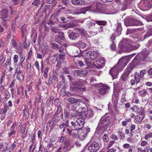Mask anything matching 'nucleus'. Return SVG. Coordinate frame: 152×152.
Here are the masks:
<instances>
[{
    "mask_svg": "<svg viewBox=\"0 0 152 152\" xmlns=\"http://www.w3.org/2000/svg\"><path fill=\"white\" fill-rule=\"evenodd\" d=\"M148 54V52L145 50H143L141 53L140 63L143 64L144 62L147 61V56Z\"/></svg>",
    "mask_w": 152,
    "mask_h": 152,
    "instance_id": "nucleus-15",
    "label": "nucleus"
},
{
    "mask_svg": "<svg viewBox=\"0 0 152 152\" xmlns=\"http://www.w3.org/2000/svg\"><path fill=\"white\" fill-rule=\"evenodd\" d=\"M34 65L35 66V67L37 69L38 71H39V64L38 61H36Z\"/></svg>",
    "mask_w": 152,
    "mask_h": 152,
    "instance_id": "nucleus-62",
    "label": "nucleus"
},
{
    "mask_svg": "<svg viewBox=\"0 0 152 152\" xmlns=\"http://www.w3.org/2000/svg\"><path fill=\"white\" fill-rule=\"evenodd\" d=\"M110 87L106 84H101L98 89V93L101 95H105L108 93Z\"/></svg>",
    "mask_w": 152,
    "mask_h": 152,
    "instance_id": "nucleus-3",
    "label": "nucleus"
},
{
    "mask_svg": "<svg viewBox=\"0 0 152 152\" xmlns=\"http://www.w3.org/2000/svg\"><path fill=\"white\" fill-rule=\"evenodd\" d=\"M147 93V92L145 89L142 90L139 92L140 95L142 97H145Z\"/></svg>",
    "mask_w": 152,
    "mask_h": 152,
    "instance_id": "nucleus-38",
    "label": "nucleus"
},
{
    "mask_svg": "<svg viewBox=\"0 0 152 152\" xmlns=\"http://www.w3.org/2000/svg\"><path fill=\"white\" fill-rule=\"evenodd\" d=\"M67 100L68 102H70L72 104H74L76 102H77L80 100V99H75L72 97H70L68 98Z\"/></svg>",
    "mask_w": 152,
    "mask_h": 152,
    "instance_id": "nucleus-34",
    "label": "nucleus"
},
{
    "mask_svg": "<svg viewBox=\"0 0 152 152\" xmlns=\"http://www.w3.org/2000/svg\"><path fill=\"white\" fill-rule=\"evenodd\" d=\"M59 35L58 36L59 37V38L61 40H64L65 39L64 33L63 32H60Z\"/></svg>",
    "mask_w": 152,
    "mask_h": 152,
    "instance_id": "nucleus-54",
    "label": "nucleus"
},
{
    "mask_svg": "<svg viewBox=\"0 0 152 152\" xmlns=\"http://www.w3.org/2000/svg\"><path fill=\"white\" fill-rule=\"evenodd\" d=\"M76 122L78 124L79 126L81 129L83 126L84 124V121L83 119L81 118H79L77 119Z\"/></svg>",
    "mask_w": 152,
    "mask_h": 152,
    "instance_id": "nucleus-25",
    "label": "nucleus"
},
{
    "mask_svg": "<svg viewBox=\"0 0 152 152\" xmlns=\"http://www.w3.org/2000/svg\"><path fill=\"white\" fill-rule=\"evenodd\" d=\"M95 22L99 25H105L106 24V22L104 20H96Z\"/></svg>",
    "mask_w": 152,
    "mask_h": 152,
    "instance_id": "nucleus-42",
    "label": "nucleus"
},
{
    "mask_svg": "<svg viewBox=\"0 0 152 152\" xmlns=\"http://www.w3.org/2000/svg\"><path fill=\"white\" fill-rule=\"evenodd\" d=\"M134 78L135 79V80L136 82L137 83H138L140 80V76L139 74H136L134 76Z\"/></svg>",
    "mask_w": 152,
    "mask_h": 152,
    "instance_id": "nucleus-45",
    "label": "nucleus"
},
{
    "mask_svg": "<svg viewBox=\"0 0 152 152\" xmlns=\"http://www.w3.org/2000/svg\"><path fill=\"white\" fill-rule=\"evenodd\" d=\"M134 68V66L133 65H131L127 68L121 77V80L125 81L128 80L129 77V75L132 72Z\"/></svg>",
    "mask_w": 152,
    "mask_h": 152,
    "instance_id": "nucleus-4",
    "label": "nucleus"
},
{
    "mask_svg": "<svg viewBox=\"0 0 152 152\" xmlns=\"http://www.w3.org/2000/svg\"><path fill=\"white\" fill-rule=\"evenodd\" d=\"M66 54L64 52L63 53H60L58 55V57L59 60H64L65 59Z\"/></svg>",
    "mask_w": 152,
    "mask_h": 152,
    "instance_id": "nucleus-37",
    "label": "nucleus"
},
{
    "mask_svg": "<svg viewBox=\"0 0 152 152\" xmlns=\"http://www.w3.org/2000/svg\"><path fill=\"white\" fill-rule=\"evenodd\" d=\"M5 94L6 95V97L4 99V101H7L9 100V98H10V93L8 89L5 90L4 91Z\"/></svg>",
    "mask_w": 152,
    "mask_h": 152,
    "instance_id": "nucleus-40",
    "label": "nucleus"
},
{
    "mask_svg": "<svg viewBox=\"0 0 152 152\" xmlns=\"http://www.w3.org/2000/svg\"><path fill=\"white\" fill-rule=\"evenodd\" d=\"M62 110V107L60 105L58 106L57 110L55 113V114L57 115L59 114L61 111Z\"/></svg>",
    "mask_w": 152,
    "mask_h": 152,
    "instance_id": "nucleus-51",
    "label": "nucleus"
},
{
    "mask_svg": "<svg viewBox=\"0 0 152 152\" xmlns=\"http://www.w3.org/2000/svg\"><path fill=\"white\" fill-rule=\"evenodd\" d=\"M74 147L72 142L70 141L68 139L65 140L64 143V146L63 147L64 149H67V150H70Z\"/></svg>",
    "mask_w": 152,
    "mask_h": 152,
    "instance_id": "nucleus-14",
    "label": "nucleus"
},
{
    "mask_svg": "<svg viewBox=\"0 0 152 152\" xmlns=\"http://www.w3.org/2000/svg\"><path fill=\"white\" fill-rule=\"evenodd\" d=\"M87 83V82L86 80L82 79H78V80L72 82V85L74 86L75 88H80Z\"/></svg>",
    "mask_w": 152,
    "mask_h": 152,
    "instance_id": "nucleus-10",
    "label": "nucleus"
},
{
    "mask_svg": "<svg viewBox=\"0 0 152 152\" xmlns=\"http://www.w3.org/2000/svg\"><path fill=\"white\" fill-rule=\"evenodd\" d=\"M17 124L16 122L12 125L10 129L11 132H10V136L15 134L16 130Z\"/></svg>",
    "mask_w": 152,
    "mask_h": 152,
    "instance_id": "nucleus-27",
    "label": "nucleus"
},
{
    "mask_svg": "<svg viewBox=\"0 0 152 152\" xmlns=\"http://www.w3.org/2000/svg\"><path fill=\"white\" fill-rule=\"evenodd\" d=\"M47 147L48 148V149L46 150L47 151L46 152L45 151V152H47L49 151H52L54 149V148L56 147L55 145L51 142H50L49 143L47 146Z\"/></svg>",
    "mask_w": 152,
    "mask_h": 152,
    "instance_id": "nucleus-28",
    "label": "nucleus"
},
{
    "mask_svg": "<svg viewBox=\"0 0 152 152\" xmlns=\"http://www.w3.org/2000/svg\"><path fill=\"white\" fill-rule=\"evenodd\" d=\"M104 60L103 58H100L98 61H96L94 63V65L98 69H100L103 67L105 64Z\"/></svg>",
    "mask_w": 152,
    "mask_h": 152,
    "instance_id": "nucleus-13",
    "label": "nucleus"
},
{
    "mask_svg": "<svg viewBox=\"0 0 152 152\" xmlns=\"http://www.w3.org/2000/svg\"><path fill=\"white\" fill-rule=\"evenodd\" d=\"M141 7L144 11L149 10L152 7V0H141Z\"/></svg>",
    "mask_w": 152,
    "mask_h": 152,
    "instance_id": "nucleus-6",
    "label": "nucleus"
},
{
    "mask_svg": "<svg viewBox=\"0 0 152 152\" xmlns=\"http://www.w3.org/2000/svg\"><path fill=\"white\" fill-rule=\"evenodd\" d=\"M146 73V70L145 69H144L143 70H141L140 72V76L141 78H142L144 75Z\"/></svg>",
    "mask_w": 152,
    "mask_h": 152,
    "instance_id": "nucleus-60",
    "label": "nucleus"
},
{
    "mask_svg": "<svg viewBox=\"0 0 152 152\" xmlns=\"http://www.w3.org/2000/svg\"><path fill=\"white\" fill-rule=\"evenodd\" d=\"M146 20L148 21H152V15L148 16L146 18Z\"/></svg>",
    "mask_w": 152,
    "mask_h": 152,
    "instance_id": "nucleus-64",
    "label": "nucleus"
},
{
    "mask_svg": "<svg viewBox=\"0 0 152 152\" xmlns=\"http://www.w3.org/2000/svg\"><path fill=\"white\" fill-rule=\"evenodd\" d=\"M82 130L81 129L79 131L77 134L79 139L81 140H84L86 136L85 133L82 132Z\"/></svg>",
    "mask_w": 152,
    "mask_h": 152,
    "instance_id": "nucleus-26",
    "label": "nucleus"
},
{
    "mask_svg": "<svg viewBox=\"0 0 152 152\" xmlns=\"http://www.w3.org/2000/svg\"><path fill=\"white\" fill-rule=\"evenodd\" d=\"M151 137H152V132L149 133L147 134L145 137V140H147Z\"/></svg>",
    "mask_w": 152,
    "mask_h": 152,
    "instance_id": "nucleus-57",
    "label": "nucleus"
},
{
    "mask_svg": "<svg viewBox=\"0 0 152 152\" xmlns=\"http://www.w3.org/2000/svg\"><path fill=\"white\" fill-rule=\"evenodd\" d=\"M65 87L62 88L61 90V95L62 96H64L66 95Z\"/></svg>",
    "mask_w": 152,
    "mask_h": 152,
    "instance_id": "nucleus-48",
    "label": "nucleus"
},
{
    "mask_svg": "<svg viewBox=\"0 0 152 152\" xmlns=\"http://www.w3.org/2000/svg\"><path fill=\"white\" fill-rule=\"evenodd\" d=\"M80 115L81 116V117L82 118V119H85L87 118L86 113L85 112H84V111L80 112Z\"/></svg>",
    "mask_w": 152,
    "mask_h": 152,
    "instance_id": "nucleus-50",
    "label": "nucleus"
},
{
    "mask_svg": "<svg viewBox=\"0 0 152 152\" xmlns=\"http://www.w3.org/2000/svg\"><path fill=\"white\" fill-rule=\"evenodd\" d=\"M72 3L75 5L83 4L85 3L84 0H71Z\"/></svg>",
    "mask_w": 152,
    "mask_h": 152,
    "instance_id": "nucleus-22",
    "label": "nucleus"
},
{
    "mask_svg": "<svg viewBox=\"0 0 152 152\" xmlns=\"http://www.w3.org/2000/svg\"><path fill=\"white\" fill-rule=\"evenodd\" d=\"M59 120V118L57 117V116L56 115V114H55V115L53 116V117L52 120L53 122H54L56 123H57Z\"/></svg>",
    "mask_w": 152,
    "mask_h": 152,
    "instance_id": "nucleus-43",
    "label": "nucleus"
},
{
    "mask_svg": "<svg viewBox=\"0 0 152 152\" xmlns=\"http://www.w3.org/2000/svg\"><path fill=\"white\" fill-rule=\"evenodd\" d=\"M98 54V51L97 50L89 51L85 53V57L89 59L93 60L97 57Z\"/></svg>",
    "mask_w": 152,
    "mask_h": 152,
    "instance_id": "nucleus-8",
    "label": "nucleus"
},
{
    "mask_svg": "<svg viewBox=\"0 0 152 152\" xmlns=\"http://www.w3.org/2000/svg\"><path fill=\"white\" fill-rule=\"evenodd\" d=\"M125 24L127 26L142 25V23L140 21H138L133 18L126 19L124 21Z\"/></svg>",
    "mask_w": 152,
    "mask_h": 152,
    "instance_id": "nucleus-5",
    "label": "nucleus"
},
{
    "mask_svg": "<svg viewBox=\"0 0 152 152\" xmlns=\"http://www.w3.org/2000/svg\"><path fill=\"white\" fill-rule=\"evenodd\" d=\"M108 122L107 118H105L101 119L98 126V128L102 130H104L107 126Z\"/></svg>",
    "mask_w": 152,
    "mask_h": 152,
    "instance_id": "nucleus-11",
    "label": "nucleus"
},
{
    "mask_svg": "<svg viewBox=\"0 0 152 152\" xmlns=\"http://www.w3.org/2000/svg\"><path fill=\"white\" fill-rule=\"evenodd\" d=\"M68 34L69 38L72 40H75L79 37L78 34L71 31H69Z\"/></svg>",
    "mask_w": 152,
    "mask_h": 152,
    "instance_id": "nucleus-19",
    "label": "nucleus"
},
{
    "mask_svg": "<svg viewBox=\"0 0 152 152\" xmlns=\"http://www.w3.org/2000/svg\"><path fill=\"white\" fill-rule=\"evenodd\" d=\"M61 40L59 38V36H56V37L55 38V41L58 43L60 44H61L62 43V42L61 41Z\"/></svg>",
    "mask_w": 152,
    "mask_h": 152,
    "instance_id": "nucleus-56",
    "label": "nucleus"
},
{
    "mask_svg": "<svg viewBox=\"0 0 152 152\" xmlns=\"http://www.w3.org/2000/svg\"><path fill=\"white\" fill-rule=\"evenodd\" d=\"M99 145L95 142H94L89 146L88 149L91 152H96L99 149Z\"/></svg>",
    "mask_w": 152,
    "mask_h": 152,
    "instance_id": "nucleus-12",
    "label": "nucleus"
},
{
    "mask_svg": "<svg viewBox=\"0 0 152 152\" xmlns=\"http://www.w3.org/2000/svg\"><path fill=\"white\" fill-rule=\"evenodd\" d=\"M63 148L60 147L58 148L57 152H66V151Z\"/></svg>",
    "mask_w": 152,
    "mask_h": 152,
    "instance_id": "nucleus-63",
    "label": "nucleus"
},
{
    "mask_svg": "<svg viewBox=\"0 0 152 152\" xmlns=\"http://www.w3.org/2000/svg\"><path fill=\"white\" fill-rule=\"evenodd\" d=\"M73 112L72 113L71 116L72 117L77 118L78 116H79L80 114V112H79V110L76 109L75 108L73 107L72 109Z\"/></svg>",
    "mask_w": 152,
    "mask_h": 152,
    "instance_id": "nucleus-23",
    "label": "nucleus"
},
{
    "mask_svg": "<svg viewBox=\"0 0 152 152\" xmlns=\"http://www.w3.org/2000/svg\"><path fill=\"white\" fill-rule=\"evenodd\" d=\"M133 2V0H126L124 2L123 6V8H124L125 9L126 8H129V7L131 6L130 5Z\"/></svg>",
    "mask_w": 152,
    "mask_h": 152,
    "instance_id": "nucleus-29",
    "label": "nucleus"
},
{
    "mask_svg": "<svg viewBox=\"0 0 152 152\" xmlns=\"http://www.w3.org/2000/svg\"><path fill=\"white\" fill-rule=\"evenodd\" d=\"M137 112H138L140 113V115H138L136 117L135 120L137 122L140 123L142 121V119L144 118L145 117V114L143 113H142V111L140 112L138 111H137Z\"/></svg>",
    "mask_w": 152,
    "mask_h": 152,
    "instance_id": "nucleus-21",
    "label": "nucleus"
},
{
    "mask_svg": "<svg viewBox=\"0 0 152 152\" xmlns=\"http://www.w3.org/2000/svg\"><path fill=\"white\" fill-rule=\"evenodd\" d=\"M51 30L55 33H59L60 31V29L57 27H53L52 26H50Z\"/></svg>",
    "mask_w": 152,
    "mask_h": 152,
    "instance_id": "nucleus-39",
    "label": "nucleus"
},
{
    "mask_svg": "<svg viewBox=\"0 0 152 152\" xmlns=\"http://www.w3.org/2000/svg\"><path fill=\"white\" fill-rule=\"evenodd\" d=\"M8 11L6 9L3 10L1 12L0 14L1 17L0 18L3 19L6 18H7V13Z\"/></svg>",
    "mask_w": 152,
    "mask_h": 152,
    "instance_id": "nucleus-30",
    "label": "nucleus"
},
{
    "mask_svg": "<svg viewBox=\"0 0 152 152\" xmlns=\"http://www.w3.org/2000/svg\"><path fill=\"white\" fill-rule=\"evenodd\" d=\"M75 26V24L73 23H67L64 25V27L66 29H67L69 28H73Z\"/></svg>",
    "mask_w": 152,
    "mask_h": 152,
    "instance_id": "nucleus-32",
    "label": "nucleus"
},
{
    "mask_svg": "<svg viewBox=\"0 0 152 152\" xmlns=\"http://www.w3.org/2000/svg\"><path fill=\"white\" fill-rule=\"evenodd\" d=\"M63 73L65 74H69V71L68 67H65L63 69Z\"/></svg>",
    "mask_w": 152,
    "mask_h": 152,
    "instance_id": "nucleus-49",
    "label": "nucleus"
},
{
    "mask_svg": "<svg viewBox=\"0 0 152 152\" xmlns=\"http://www.w3.org/2000/svg\"><path fill=\"white\" fill-rule=\"evenodd\" d=\"M18 40L15 37H13L12 40V45L14 48H16L18 46Z\"/></svg>",
    "mask_w": 152,
    "mask_h": 152,
    "instance_id": "nucleus-35",
    "label": "nucleus"
},
{
    "mask_svg": "<svg viewBox=\"0 0 152 152\" xmlns=\"http://www.w3.org/2000/svg\"><path fill=\"white\" fill-rule=\"evenodd\" d=\"M88 72L86 70H76L74 72V75L76 77H77L78 76L81 77L85 76L87 74Z\"/></svg>",
    "mask_w": 152,
    "mask_h": 152,
    "instance_id": "nucleus-16",
    "label": "nucleus"
},
{
    "mask_svg": "<svg viewBox=\"0 0 152 152\" xmlns=\"http://www.w3.org/2000/svg\"><path fill=\"white\" fill-rule=\"evenodd\" d=\"M64 139L65 136H62L59 139V142H56L55 143V144L58 145L59 143V142H63L64 141Z\"/></svg>",
    "mask_w": 152,
    "mask_h": 152,
    "instance_id": "nucleus-52",
    "label": "nucleus"
},
{
    "mask_svg": "<svg viewBox=\"0 0 152 152\" xmlns=\"http://www.w3.org/2000/svg\"><path fill=\"white\" fill-rule=\"evenodd\" d=\"M78 64L80 67L84 68V66H86V63L80 60L78 61Z\"/></svg>",
    "mask_w": 152,
    "mask_h": 152,
    "instance_id": "nucleus-44",
    "label": "nucleus"
},
{
    "mask_svg": "<svg viewBox=\"0 0 152 152\" xmlns=\"http://www.w3.org/2000/svg\"><path fill=\"white\" fill-rule=\"evenodd\" d=\"M122 70L120 69V68L116 65L110 70V73L113 79L117 78L119 72Z\"/></svg>",
    "mask_w": 152,
    "mask_h": 152,
    "instance_id": "nucleus-9",
    "label": "nucleus"
},
{
    "mask_svg": "<svg viewBox=\"0 0 152 152\" xmlns=\"http://www.w3.org/2000/svg\"><path fill=\"white\" fill-rule=\"evenodd\" d=\"M71 124L72 125V126H71L72 128H73V129L75 130L79 131L81 129L76 122H74L73 121H72L71 122Z\"/></svg>",
    "mask_w": 152,
    "mask_h": 152,
    "instance_id": "nucleus-24",
    "label": "nucleus"
},
{
    "mask_svg": "<svg viewBox=\"0 0 152 152\" xmlns=\"http://www.w3.org/2000/svg\"><path fill=\"white\" fill-rule=\"evenodd\" d=\"M102 5L99 3H97L95 8L94 9V11L96 12H98L101 10Z\"/></svg>",
    "mask_w": 152,
    "mask_h": 152,
    "instance_id": "nucleus-31",
    "label": "nucleus"
},
{
    "mask_svg": "<svg viewBox=\"0 0 152 152\" xmlns=\"http://www.w3.org/2000/svg\"><path fill=\"white\" fill-rule=\"evenodd\" d=\"M40 4V1L39 0H34V1L32 3V4L35 6H37Z\"/></svg>",
    "mask_w": 152,
    "mask_h": 152,
    "instance_id": "nucleus-59",
    "label": "nucleus"
},
{
    "mask_svg": "<svg viewBox=\"0 0 152 152\" xmlns=\"http://www.w3.org/2000/svg\"><path fill=\"white\" fill-rule=\"evenodd\" d=\"M67 132L69 135L73 138H76L77 137V134H78V131H76L71 128V129L67 128L66 129Z\"/></svg>",
    "mask_w": 152,
    "mask_h": 152,
    "instance_id": "nucleus-18",
    "label": "nucleus"
},
{
    "mask_svg": "<svg viewBox=\"0 0 152 152\" xmlns=\"http://www.w3.org/2000/svg\"><path fill=\"white\" fill-rule=\"evenodd\" d=\"M58 56L56 54H54L53 55L51 56L50 54V58L51 61L54 60L56 58H58Z\"/></svg>",
    "mask_w": 152,
    "mask_h": 152,
    "instance_id": "nucleus-53",
    "label": "nucleus"
},
{
    "mask_svg": "<svg viewBox=\"0 0 152 152\" xmlns=\"http://www.w3.org/2000/svg\"><path fill=\"white\" fill-rule=\"evenodd\" d=\"M3 20L4 21L2 23V24L3 26L7 28L9 26V20Z\"/></svg>",
    "mask_w": 152,
    "mask_h": 152,
    "instance_id": "nucleus-46",
    "label": "nucleus"
},
{
    "mask_svg": "<svg viewBox=\"0 0 152 152\" xmlns=\"http://www.w3.org/2000/svg\"><path fill=\"white\" fill-rule=\"evenodd\" d=\"M73 108H75L76 109L79 110H83L84 112L88 110V107L85 102L80 100L75 104L73 106Z\"/></svg>",
    "mask_w": 152,
    "mask_h": 152,
    "instance_id": "nucleus-2",
    "label": "nucleus"
},
{
    "mask_svg": "<svg viewBox=\"0 0 152 152\" xmlns=\"http://www.w3.org/2000/svg\"><path fill=\"white\" fill-rule=\"evenodd\" d=\"M129 61L128 57L124 56L119 59L117 65L120 68V70H122L123 68L126 66Z\"/></svg>",
    "mask_w": 152,
    "mask_h": 152,
    "instance_id": "nucleus-7",
    "label": "nucleus"
},
{
    "mask_svg": "<svg viewBox=\"0 0 152 152\" xmlns=\"http://www.w3.org/2000/svg\"><path fill=\"white\" fill-rule=\"evenodd\" d=\"M103 140L105 142H107L109 140V138L107 136V134L105 133L103 137Z\"/></svg>",
    "mask_w": 152,
    "mask_h": 152,
    "instance_id": "nucleus-55",
    "label": "nucleus"
},
{
    "mask_svg": "<svg viewBox=\"0 0 152 152\" xmlns=\"http://www.w3.org/2000/svg\"><path fill=\"white\" fill-rule=\"evenodd\" d=\"M117 28L116 31H119L120 33H121V31L122 30V28L121 27V23H118L117 24Z\"/></svg>",
    "mask_w": 152,
    "mask_h": 152,
    "instance_id": "nucleus-47",
    "label": "nucleus"
},
{
    "mask_svg": "<svg viewBox=\"0 0 152 152\" xmlns=\"http://www.w3.org/2000/svg\"><path fill=\"white\" fill-rule=\"evenodd\" d=\"M139 44L136 45H131L126 40H124L119 45V48H121L122 51L124 52L136 49L139 47Z\"/></svg>",
    "mask_w": 152,
    "mask_h": 152,
    "instance_id": "nucleus-1",
    "label": "nucleus"
},
{
    "mask_svg": "<svg viewBox=\"0 0 152 152\" xmlns=\"http://www.w3.org/2000/svg\"><path fill=\"white\" fill-rule=\"evenodd\" d=\"M86 113L88 118H90L93 115L94 113L92 110H88Z\"/></svg>",
    "mask_w": 152,
    "mask_h": 152,
    "instance_id": "nucleus-41",
    "label": "nucleus"
},
{
    "mask_svg": "<svg viewBox=\"0 0 152 152\" xmlns=\"http://www.w3.org/2000/svg\"><path fill=\"white\" fill-rule=\"evenodd\" d=\"M52 45L55 50L58 51L60 53H64V49L61 45H59L55 43H52Z\"/></svg>",
    "mask_w": 152,
    "mask_h": 152,
    "instance_id": "nucleus-17",
    "label": "nucleus"
},
{
    "mask_svg": "<svg viewBox=\"0 0 152 152\" xmlns=\"http://www.w3.org/2000/svg\"><path fill=\"white\" fill-rule=\"evenodd\" d=\"M75 30L77 32H79L82 35L85 34L86 33V31L84 29L82 28H75Z\"/></svg>",
    "mask_w": 152,
    "mask_h": 152,
    "instance_id": "nucleus-33",
    "label": "nucleus"
},
{
    "mask_svg": "<svg viewBox=\"0 0 152 152\" xmlns=\"http://www.w3.org/2000/svg\"><path fill=\"white\" fill-rule=\"evenodd\" d=\"M77 45L81 48H86V44L82 41H79L76 43Z\"/></svg>",
    "mask_w": 152,
    "mask_h": 152,
    "instance_id": "nucleus-36",
    "label": "nucleus"
},
{
    "mask_svg": "<svg viewBox=\"0 0 152 152\" xmlns=\"http://www.w3.org/2000/svg\"><path fill=\"white\" fill-rule=\"evenodd\" d=\"M118 133L119 135L121 138H123L125 137V135L122 131L119 130L118 131Z\"/></svg>",
    "mask_w": 152,
    "mask_h": 152,
    "instance_id": "nucleus-58",
    "label": "nucleus"
},
{
    "mask_svg": "<svg viewBox=\"0 0 152 152\" xmlns=\"http://www.w3.org/2000/svg\"><path fill=\"white\" fill-rule=\"evenodd\" d=\"M126 101L125 94H123L121 96V103H123Z\"/></svg>",
    "mask_w": 152,
    "mask_h": 152,
    "instance_id": "nucleus-61",
    "label": "nucleus"
},
{
    "mask_svg": "<svg viewBox=\"0 0 152 152\" xmlns=\"http://www.w3.org/2000/svg\"><path fill=\"white\" fill-rule=\"evenodd\" d=\"M5 104L4 106V108L3 110H2L0 113L1 114H4L7 112V111L9 109L10 106V100H7V101H4Z\"/></svg>",
    "mask_w": 152,
    "mask_h": 152,
    "instance_id": "nucleus-20",
    "label": "nucleus"
}]
</instances>
